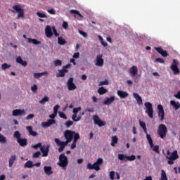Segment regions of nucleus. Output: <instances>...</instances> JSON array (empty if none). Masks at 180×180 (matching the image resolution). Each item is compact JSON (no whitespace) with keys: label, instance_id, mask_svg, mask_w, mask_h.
Masks as SVG:
<instances>
[{"label":"nucleus","instance_id":"41","mask_svg":"<svg viewBox=\"0 0 180 180\" xmlns=\"http://www.w3.org/2000/svg\"><path fill=\"white\" fill-rule=\"evenodd\" d=\"M161 180H168V177H167V173L164 171H161Z\"/></svg>","mask_w":180,"mask_h":180},{"label":"nucleus","instance_id":"14","mask_svg":"<svg viewBox=\"0 0 180 180\" xmlns=\"http://www.w3.org/2000/svg\"><path fill=\"white\" fill-rule=\"evenodd\" d=\"M103 57V55L102 54H99L96 56V63H95V65H96V67H103L104 60Z\"/></svg>","mask_w":180,"mask_h":180},{"label":"nucleus","instance_id":"44","mask_svg":"<svg viewBox=\"0 0 180 180\" xmlns=\"http://www.w3.org/2000/svg\"><path fill=\"white\" fill-rule=\"evenodd\" d=\"M54 65L55 67H60L61 65H63V61H61V60H56L54 61Z\"/></svg>","mask_w":180,"mask_h":180},{"label":"nucleus","instance_id":"17","mask_svg":"<svg viewBox=\"0 0 180 180\" xmlns=\"http://www.w3.org/2000/svg\"><path fill=\"white\" fill-rule=\"evenodd\" d=\"M155 50H156L159 54H161L162 57H168V52L164 51L162 47H155Z\"/></svg>","mask_w":180,"mask_h":180},{"label":"nucleus","instance_id":"51","mask_svg":"<svg viewBox=\"0 0 180 180\" xmlns=\"http://www.w3.org/2000/svg\"><path fill=\"white\" fill-rule=\"evenodd\" d=\"M65 124L66 127H68V128L71 127V126H72V124H74V122L67 121Z\"/></svg>","mask_w":180,"mask_h":180},{"label":"nucleus","instance_id":"43","mask_svg":"<svg viewBox=\"0 0 180 180\" xmlns=\"http://www.w3.org/2000/svg\"><path fill=\"white\" fill-rule=\"evenodd\" d=\"M6 141V137H5L3 134H0V143H1V144H5Z\"/></svg>","mask_w":180,"mask_h":180},{"label":"nucleus","instance_id":"3","mask_svg":"<svg viewBox=\"0 0 180 180\" xmlns=\"http://www.w3.org/2000/svg\"><path fill=\"white\" fill-rule=\"evenodd\" d=\"M167 133H168V129L164 124H160L158 128V134L160 139H165L167 137Z\"/></svg>","mask_w":180,"mask_h":180},{"label":"nucleus","instance_id":"50","mask_svg":"<svg viewBox=\"0 0 180 180\" xmlns=\"http://www.w3.org/2000/svg\"><path fill=\"white\" fill-rule=\"evenodd\" d=\"M37 15L39 18H47V15L44 14V13L37 12Z\"/></svg>","mask_w":180,"mask_h":180},{"label":"nucleus","instance_id":"19","mask_svg":"<svg viewBox=\"0 0 180 180\" xmlns=\"http://www.w3.org/2000/svg\"><path fill=\"white\" fill-rule=\"evenodd\" d=\"M26 112L25 110L16 109L13 110V116H23Z\"/></svg>","mask_w":180,"mask_h":180},{"label":"nucleus","instance_id":"15","mask_svg":"<svg viewBox=\"0 0 180 180\" xmlns=\"http://www.w3.org/2000/svg\"><path fill=\"white\" fill-rule=\"evenodd\" d=\"M93 120H94L95 124L98 125L99 127H102V126L106 125V122H105L103 120H101V119H99V116H98V115H94Z\"/></svg>","mask_w":180,"mask_h":180},{"label":"nucleus","instance_id":"1","mask_svg":"<svg viewBox=\"0 0 180 180\" xmlns=\"http://www.w3.org/2000/svg\"><path fill=\"white\" fill-rule=\"evenodd\" d=\"M22 134L19 131H15L13 134V137L16 139L17 143L20 146V147H26L27 146V139L21 138Z\"/></svg>","mask_w":180,"mask_h":180},{"label":"nucleus","instance_id":"58","mask_svg":"<svg viewBox=\"0 0 180 180\" xmlns=\"http://www.w3.org/2000/svg\"><path fill=\"white\" fill-rule=\"evenodd\" d=\"M79 34H81L82 36H83V37H88V34L84 31H79Z\"/></svg>","mask_w":180,"mask_h":180},{"label":"nucleus","instance_id":"35","mask_svg":"<svg viewBox=\"0 0 180 180\" xmlns=\"http://www.w3.org/2000/svg\"><path fill=\"white\" fill-rule=\"evenodd\" d=\"M146 139L150 144V147H154V143H153V139H151V136L148 134H146Z\"/></svg>","mask_w":180,"mask_h":180},{"label":"nucleus","instance_id":"12","mask_svg":"<svg viewBox=\"0 0 180 180\" xmlns=\"http://www.w3.org/2000/svg\"><path fill=\"white\" fill-rule=\"evenodd\" d=\"M158 117H160V122H162L164 120V117H165V112H164V107L162 105L159 104L158 105Z\"/></svg>","mask_w":180,"mask_h":180},{"label":"nucleus","instance_id":"46","mask_svg":"<svg viewBox=\"0 0 180 180\" xmlns=\"http://www.w3.org/2000/svg\"><path fill=\"white\" fill-rule=\"evenodd\" d=\"M40 155H41V153H40V151H37L33 153L32 157L33 158H39Z\"/></svg>","mask_w":180,"mask_h":180},{"label":"nucleus","instance_id":"24","mask_svg":"<svg viewBox=\"0 0 180 180\" xmlns=\"http://www.w3.org/2000/svg\"><path fill=\"white\" fill-rule=\"evenodd\" d=\"M133 96H134V98H136V101L138 105H143V98H141V96H140V95H139V94L134 93Z\"/></svg>","mask_w":180,"mask_h":180},{"label":"nucleus","instance_id":"59","mask_svg":"<svg viewBox=\"0 0 180 180\" xmlns=\"http://www.w3.org/2000/svg\"><path fill=\"white\" fill-rule=\"evenodd\" d=\"M62 27H63L65 30L68 29V22L63 21Z\"/></svg>","mask_w":180,"mask_h":180},{"label":"nucleus","instance_id":"22","mask_svg":"<svg viewBox=\"0 0 180 180\" xmlns=\"http://www.w3.org/2000/svg\"><path fill=\"white\" fill-rule=\"evenodd\" d=\"M45 34L46 37H53V31L51 30V27L47 25L45 29Z\"/></svg>","mask_w":180,"mask_h":180},{"label":"nucleus","instance_id":"64","mask_svg":"<svg viewBox=\"0 0 180 180\" xmlns=\"http://www.w3.org/2000/svg\"><path fill=\"white\" fill-rule=\"evenodd\" d=\"M43 74L41 73H34V78H40V77H42Z\"/></svg>","mask_w":180,"mask_h":180},{"label":"nucleus","instance_id":"4","mask_svg":"<svg viewBox=\"0 0 180 180\" xmlns=\"http://www.w3.org/2000/svg\"><path fill=\"white\" fill-rule=\"evenodd\" d=\"M58 165L63 168V169L67 168V166L68 165V158L65 156V154L62 153L59 155V162L58 163Z\"/></svg>","mask_w":180,"mask_h":180},{"label":"nucleus","instance_id":"42","mask_svg":"<svg viewBox=\"0 0 180 180\" xmlns=\"http://www.w3.org/2000/svg\"><path fill=\"white\" fill-rule=\"evenodd\" d=\"M153 148V151H155V153H156L157 154H160V146L156 145L152 147Z\"/></svg>","mask_w":180,"mask_h":180},{"label":"nucleus","instance_id":"52","mask_svg":"<svg viewBox=\"0 0 180 180\" xmlns=\"http://www.w3.org/2000/svg\"><path fill=\"white\" fill-rule=\"evenodd\" d=\"M52 30H53V34H54V36H56V37H58V36H60V34H58V32H57V30L56 29V27H53Z\"/></svg>","mask_w":180,"mask_h":180},{"label":"nucleus","instance_id":"34","mask_svg":"<svg viewBox=\"0 0 180 180\" xmlns=\"http://www.w3.org/2000/svg\"><path fill=\"white\" fill-rule=\"evenodd\" d=\"M139 124L141 127L143 129L144 133L147 134V127L146 126V122L139 120Z\"/></svg>","mask_w":180,"mask_h":180},{"label":"nucleus","instance_id":"54","mask_svg":"<svg viewBox=\"0 0 180 180\" xmlns=\"http://www.w3.org/2000/svg\"><path fill=\"white\" fill-rule=\"evenodd\" d=\"M37 86L36 84H34L32 87H31V91H32L34 92V94H36V92H37Z\"/></svg>","mask_w":180,"mask_h":180},{"label":"nucleus","instance_id":"20","mask_svg":"<svg viewBox=\"0 0 180 180\" xmlns=\"http://www.w3.org/2000/svg\"><path fill=\"white\" fill-rule=\"evenodd\" d=\"M56 123V120H48L46 122H44L41 123L43 127H50L51 124H54Z\"/></svg>","mask_w":180,"mask_h":180},{"label":"nucleus","instance_id":"61","mask_svg":"<svg viewBox=\"0 0 180 180\" xmlns=\"http://www.w3.org/2000/svg\"><path fill=\"white\" fill-rule=\"evenodd\" d=\"M85 112H89L91 113H94L95 112V108H89L85 110Z\"/></svg>","mask_w":180,"mask_h":180},{"label":"nucleus","instance_id":"13","mask_svg":"<svg viewBox=\"0 0 180 180\" xmlns=\"http://www.w3.org/2000/svg\"><path fill=\"white\" fill-rule=\"evenodd\" d=\"M67 86L69 91H74L77 89V86L74 84V79L72 77L69 78L68 80Z\"/></svg>","mask_w":180,"mask_h":180},{"label":"nucleus","instance_id":"31","mask_svg":"<svg viewBox=\"0 0 180 180\" xmlns=\"http://www.w3.org/2000/svg\"><path fill=\"white\" fill-rule=\"evenodd\" d=\"M117 141H119V139L117 136H112L111 138V146L115 147V144H117Z\"/></svg>","mask_w":180,"mask_h":180},{"label":"nucleus","instance_id":"26","mask_svg":"<svg viewBox=\"0 0 180 180\" xmlns=\"http://www.w3.org/2000/svg\"><path fill=\"white\" fill-rule=\"evenodd\" d=\"M26 129L29 132L30 136H32L33 137H36L37 136V132L33 131V127L32 126L26 127Z\"/></svg>","mask_w":180,"mask_h":180},{"label":"nucleus","instance_id":"38","mask_svg":"<svg viewBox=\"0 0 180 180\" xmlns=\"http://www.w3.org/2000/svg\"><path fill=\"white\" fill-rule=\"evenodd\" d=\"M58 43L60 46H64L67 41H65V39H63V37H60L58 38Z\"/></svg>","mask_w":180,"mask_h":180},{"label":"nucleus","instance_id":"39","mask_svg":"<svg viewBox=\"0 0 180 180\" xmlns=\"http://www.w3.org/2000/svg\"><path fill=\"white\" fill-rule=\"evenodd\" d=\"M34 167L33 162L29 160L26 162V163L24 165L25 168H32Z\"/></svg>","mask_w":180,"mask_h":180},{"label":"nucleus","instance_id":"27","mask_svg":"<svg viewBox=\"0 0 180 180\" xmlns=\"http://www.w3.org/2000/svg\"><path fill=\"white\" fill-rule=\"evenodd\" d=\"M16 63L20 64L21 65H22V67L27 66V62H26V60H23V59H22V57L20 56L16 58Z\"/></svg>","mask_w":180,"mask_h":180},{"label":"nucleus","instance_id":"53","mask_svg":"<svg viewBox=\"0 0 180 180\" xmlns=\"http://www.w3.org/2000/svg\"><path fill=\"white\" fill-rule=\"evenodd\" d=\"M155 61L156 63H160V64H164V63H165V60H164L162 58H157Z\"/></svg>","mask_w":180,"mask_h":180},{"label":"nucleus","instance_id":"2","mask_svg":"<svg viewBox=\"0 0 180 180\" xmlns=\"http://www.w3.org/2000/svg\"><path fill=\"white\" fill-rule=\"evenodd\" d=\"M103 164V159L99 158L96 162H95L93 165L91 163H88L86 168L87 169H95V171L101 170V165Z\"/></svg>","mask_w":180,"mask_h":180},{"label":"nucleus","instance_id":"11","mask_svg":"<svg viewBox=\"0 0 180 180\" xmlns=\"http://www.w3.org/2000/svg\"><path fill=\"white\" fill-rule=\"evenodd\" d=\"M54 141L58 146V153H63L64 151V148H65V145H64V142L60 141L58 138H55Z\"/></svg>","mask_w":180,"mask_h":180},{"label":"nucleus","instance_id":"6","mask_svg":"<svg viewBox=\"0 0 180 180\" xmlns=\"http://www.w3.org/2000/svg\"><path fill=\"white\" fill-rule=\"evenodd\" d=\"M145 107L146 108V113L153 119L154 115V109H153V104L150 102L145 103Z\"/></svg>","mask_w":180,"mask_h":180},{"label":"nucleus","instance_id":"10","mask_svg":"<svg viewBox=\"0 0 180 180\" xmlns=\"http://www.w3.org/2000/svg\"><path fill=\"white\" fill-rule=\"evenodd\" d=\"M167 155H169V156H166V158L167 160H178V158H179V156L178 155V150H174L172 153H171V152H169V150H168L167 151Z\"/></svg>","mask_w":180,"mask_h":180},{"label":"nucleus","instance_id":"37","mask_svg":"<svg viewBox=\"0 0 180 180\" xmlns=\"http://www.w3.org/2000/svg\"><path fill=\"white\" fill-rule=\"evenodd\" d=\"M49 98L47 96H44V97L39 101V103L41 105H46V102H49Z\"/></svg>","mask_w":180,"mask_h":180},{"label":"nucleus","instance_id":"36","mask_svg":"<svg viewBox=\"0 0 180 180\" xmlns=\"http://www.w3.org/2000/svg\"><path fill=\"white\" fill-rule=\"evenodd\" d=\"M118 160H120V161H127V155L124 154H118Z\"/></svg>","mask_w":180,"mask_h":180},{"label":"nucleus","instance_id":"23","mask_svg":"<svg viewBox=\"0 0 180 180\" xmlns=\"http://www.w3.org/2000/svg\"><path fill=\"white\" fill-rule=\"evenodd\" d=\"M44 171L46 175H48V176L53 175V170H52L51 166H44Z\"/></svg>","mask_w":180,"mask_h":180},{"label":"nucleus","instance_id":"40","mask_svg":"<svg viewBox=\"0 0 180 180\" xmlns=\"http://www.w3.org/2000/svg\"><path fill=\"white\" fill-rule=\"evenodd\" d=\"M79 139H80V136H79V134H76L75 135V136H73V141H72V143L73 144H77V141H78V140H79Z\"/></svg>","mask_w":180,"mask_h":180},{"label":"nucleus","instance_id":"57","mask_svg":"<svg viewBox=\"0 0 180 180\" xmlns=\"http://www.w3.org/2000/svg\"><path fill=\"white\" fill-rule=\"evenodd\" d=\"M47 12L50 13V15H56V10H54V8L47 10Z\"/></svg>","mask_w":180,"mask_h":180},{"label":"nucleus","instance_id":"30","mask_svg":"<svg viewBox=\"0 0 180 180\" xmlns=\"http://www.w3.org/2000/svg\"><path fill=\"white\" fill-rule=\"evenodd\" d=\"M28 43H32V44H34L35 46H37L38 44H41V41H38L36 39H32V38H27Z\"/></svg>","mask_w":180,"mask_h":180},{"label":"nucleus","instance_id":"63","mask_svg":"<svg viewBox=\"0 0 180 180\" xmlns=\"http://www.w3.org/2000/svg\"><path fill=\"white\" fill-rule=\"evenodd\" d=\"M110 179H112V180L115 179V172L111 171V172H110Z\"/></svg>","mask_w":180,"mask_h":180},{"label":"nucleus","instance_id":"32","mask_svg":"<svg viewBox=\"0 0 180 180\" xmlns=\"http://www.w3.org/2000/svg\"><path fill=\"white\" fill-rule=\"evenodd\" d=\"M16 161V156L15 155H13L11 156L9 159V167L11 168V167L13 165V163Z\"/></svg>","mask_w":180,"mask_h":180},{"label":"nucleus","instance_id":"33","mask_svg":"<svg viewBox=\"0 0 180 180\" xmlns=\"http://www.w3.org/2000/svg\"><path fill=\"white\" fill-rule=\"evenodd\" d=\"M98 92L99 95H105L108 92V89H105V87L101 86L98 89Z\"/></svg>","mask_w":180,"mask_h":180},{"label":"nucleus","instance_id":"7","mask_svg":"<svg viewBox=\"0 0 180 180\" xmlns=\"http://www.w3.org/2000/svg\"><path fill=\"white\" fill-rule=\"evenodd\" d=\"M178 65H179L178 60L174 59L170 66V69L172 70V71H173L174 75H178L180 73L179 68H178Z\"/></svg>","mask_w":180,"mask_h":180},{"label":"nucleus","instance_id":"21","mask_svg":"<svg viewBox=\"0 0 180 180\" xmlns=\"http://www.w3.org/2000/svg\"><path fill=\"white\" fill-rule=\"evenodd\" d=\"M67 72H68V70H65L62 68L61 70H58V72L56 74V77L57 78H63L65 77V74H67Z\"/></svg>","mask_w":180,"mask_h":180},{"label":"nucleus","instance_id":"28","mask_svg":"<svg viewBox=\"0 0 180 180\" xmlns=\"http://www.w3.org/2000/svg\"><path fill=\"white\" fill-rule=\"evenodd\" d=\"M115 102V96H111L110 98H106V99L103 101V105H111Z\"/></svg>","mask_w":180,"mask_h":180},{"label":"nucleus","instance_id":"25","mask_svg":"<svg viewBox=\"0 0 180 180\" xmlns=\"http://www.w3.org/2000/svg\"><path fill=\"white\" fill-rule=\"evenodd\" d=\"M117 94L118 95V96H120L121 98H127V96H129V93L124 91H122V90H118L117 91Z\"/></svg>","mask_w":180,"mask_h":180},{"label":"nucleus","instance_id":"9","mask_svg":"<svg viewBox=\"0 0 180 180\" xmlns=\"http://www.w3.org/2000/svg\"><path fill=\"white\" fill-rule=\"evenodd\" d=\"M81 110H82L81 107L73 108V115L72 117V119L74 122H79V120H81V119H82L81 115H79L77 117V115L78 114V112H81Z\"/></svg>","mask_w":180,"mask_h":180},{"label":"nucleus","instance_id":"8","mask_svg":"<svg viewBox=\"0 0 180 180\" xmlns=\"http://www.w3.org/2000/svg\"><path fill=\"white\" fill-rule=\"evenodd\" d=\"M78 133L71 131L70 129L65 130L64 131L63 136L65 139V140H70L72 141V139L75 136V134H77Z\"/></svg>","mask_w":180,"mask_h":180},{"label":"nucleus","instance_id":"62","mask_svg":"<svg viewBox=\"0 0 180 180\" xmlns=\"http://www.w3.org/2000/svg\"><path fill=\"white\" fill-rule=\"evenodd\" d=\"M56 116H57V114H56V112H53V114L49 115V117H50L49 120H54Z\"/></svg>","mask_w":180,"mask_h":180},{"label":"nucleus","instance_id":"45","mask_svg":"<svg viewBox=\"0 0 180 180\" xmlns=\"http://www.w3.org/2000/svg\"><path fill=\"white\" fill-rule=\"evenodd\" d=\"M70 13H74L75 15H77L80 18H84L81 13H79V11L77 10H70Z\"/></svg>","mask_w":180,"mask_h":180},{"label":"nucleus","instance_id":"16","mask_svg":"<svg viewBox=\"0 0 180 180\" xmlns=\"http://www.w3.org/2000/svg\"><path fill=\"white\" fill-rule=\"evenodd\" d=\"M42 153V157H47L49 155V152L50 151V145H44L40 148Z\"/></svg>","mask_w":180,"mask_h":180},{"label":"nucleus","instance_id":"56","mask_svg":"<svg viewBox=\"0 0 180 180\" xmlns=\"http://www.w3.org/2000/svg\"><path fill=\"white\" fill-rule=\"evenodd\" d=\"M58 109H60L59 105H56V106H54L53 107V113H56L57 115V113L58 112Z\"/></svg>","mask_w":180,"mask_h":180},{"label":"nucleus","instance_id":"48","mask_svg":"<svg viewBox=\"0 0 180 180\" xmlns=\"http://www.w3.org/2000/svg\"><path fill=\"white\" fill-rule=\"evenodd\" d=\"M2 70H8V68H11V65L8 63H4L1 65Z\"/></svg>","mask_w":180,"mask_h":180},{"label":"nucleus","instance_id":"60","mask_svg":"<svg viewBox=\"0 0 180 180\" xmlns=\"http://www.w3.org/2000/svg\"><path fill=\"white\" fill-rule=\"evenodd\" d=\"M100 85H101V86L109 85V81H108V80L101 81V82H100Z\"/></svg>","mask_w":180,"mask_h":180},{"label":"nucleus","instance_id":"47","mask_svg":"<svg viewBox=\"0 0 180 180\" xmlns=\"http://www.w3.org/2000/svg\"><path fill=\"white\" fill-rule=\"evenodd\" d=\"M32 147V148H34V150H37L38 148L41 149L43 146H41V143L39 142L36 145H33Z\"/></svg>","mask_w":180,"mask_h":180},{"label":"nucleus","instance_id":"29","mask_svg":"<svg viewBox=\"0 0 180 180\" xmlns=\"http://www.w3.org/2000/svg\"><path fill=\"white\" fill-rule=\"evenodd\" d=\"M170 105L173 106L176 110H178L180 108L179 102H176L174 100L170 101Z\"/></svg>","mask_w":180,"mask_h":180},{"label":"nucleus","instance_id":"49","mask_svg":"<svg viewBox=\"0 0 180 180\" xmlns=\"http://www.w3.org/2000/svg\"><path fill=\"white\" fill-rule=\"evenodd\" d=\"M134 160H136V156L134 155L127 156V161H134Z\"/></svg>","mask_w":180,"mask_h":180},{"label":"nucleus","instance_id":"18","mask_svg":"<svg viewBox=\"0 0 180 180\" xmlns=\"http://www.w3.org/2000/svg\"><path fill=\"white\" fill-rule=\"evenodd\" d=\"M129 74L131 77H136L137 74H139V69L137 66H132L129 68Z\"/></svg>","mask_w":180,"mask_h":180},{"label":"nucleus","instance_id":"55","mask_svg":"<svg viewBox=\"0 0 180 180\" xmlns=\"http://www.w3.org/2000/svg\"><path fill=\"white\" fill-rule=\"evenodd\" d=\"M59 116L61 117V119L67 120V115H65V113L63 112H59Z\"/></svg>","mask_w":180,"mask_h":180},{"label":"nucleus","instance_id":"5","mask_svg":"<svg viewBox=\"0 0 180 180\" xmlns=\"http://www.w3.org/2000/svg\"><path fill=\"white\" fill-rule=\"evenodd\" d=\"M13 9L18 13L17 19L25 18V11L22 8L20 5L16 4L13 6Z\"/></svg>","mask_w":180,"mask_h":180}]
</instances>
